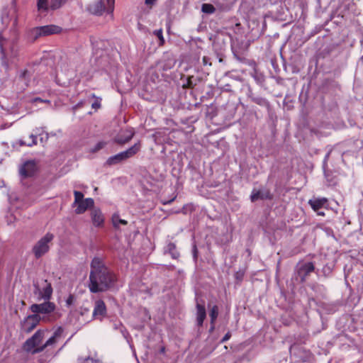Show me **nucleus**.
<instances>
[{"mask_svg": "<svg viewBox=\"0 0 363 363\" xmlns=\"http://www.w3.org/2000/svg\"><path fill=\"white\" fill-rule=\"evenodd\" d=\"M91 218L94 226L101 227L104 225V217L99 208H93L91 211Z\"/></svg>", "mask_w": 363, "mask_h": 363, "instance_id": "obj_15", "label": "nucleus"}, {"mask_svg": "<svg viewBox=\"0 0 363 363\" xmlns=\"http://www.w3.org/2000/svg\"><path fill=\"white\" fill-rule=\"evenodd\" d=\"M74 205L78 204L79 202L84 200V194L81 191H74Z\"/></svg>", "mask_w": 363, "mask_h": 363, "instance_id": "obj_30", "label": "nucleus"}, {"mask_svg": "<svg viewBox=\"0 0 363 363\" xmlns=\"http://www.w3.org/2000/svg\"><path fill=\"white\" fill-rule=\"evenodd\" d=\"M94 205V199L87 198L77 204V207L75 209L77 214H82L84 213L88 208L93 207Z\"/></svg>", "mask_w": 363, "mask_h": 363, "instance_id": "obj_16", "label": "nucleus"}, {"mask_svg": "<svg viewBox=\"0 0 363 363\" xmlns=\"http://www.w3.org/2000/svg\"><path fill=\"white\" fill-rule=\"evenodd\" d=\"M38 9L40 11H48V0H38L37 3Z\"/></svg>", "mask_w": 363, "mask_h": 363, "instance_id": "obj_27", "label": "nucleus"}, {"mask_svg": "<svg viewBox=\"0 0 363 363\" xmlns=\"http://www.w3.org/2000/svg\"><path fill=\"white\" fill-rule=\"evenodd\" d=\"M74 300V296L72 294L69 295V297L67 298V299L66 300L67 305L71 306L73 303Z\"/></svg>", "mask_w": 363, "mask_h": 363, "instance_id": "obj_40", "label": "nucleus"}, {"mask_svg": "<svg viewBox=\"0 0 363 363\" xmlns=\"http://www.w3.org/2000/svg\"><path fill=\"white\" fill-rule=\"evenodd\" d=\"M9 56L14 60L18 55V48L16 45H12L10 49V52L7 53Z\"/></svg>", "mask_w": 363, "mask_h": 363, "instance_id": "obj_32", "label": "nucleus"}, {"mask_svg": "<svg viewBox=\"0 0 363 363\" xmlns=\"http://www.w3.org/2000/svg\"><path fill=\"white\" fill-rule=\"evenodd\" d=\"M39 129V131L41 130V132H43V130H42V128H38Z\"/></svg>", "mask_w": 363, "mask_h": 363, "instance_id": "obj_49", "label": "nucleus"}, {"mask_svg": "<svg viewBox=\"0 0 363 363\" xmlns=\"http://www.w3.org/2000/svg\"><path fill=\"white\" fill-rule=\"evenodd\" d=\"M192 253H193L194 259L195 262H196L197 258H198V250H197L196 245L195 244L193 245Z\"/></svg>", "mask_w": 363, "mask_h": 363, "instance_id": "obj_36", "label": "nucleus"}, {"mask_svg": "<svg viewBox=\"0 0 363 363\" xmlns=\"http://www.w3.org/2000/svg\"><path fill=\"white\" fill-rule=\"evenodd\" d=\"M202 12L207 14H212L215 12V7L211 4H203L201 6Z\"/></svg>", "mask_w": 363, "mask_h": 363, "instance_id": "obj_26", "label": "nucleus"}, {"mask_svg": "<svg viewBox=\"0 0 363 363\" xmlns=\"http://www.w3.org/2000/svg\"><path fill=\"white\" fill-rule=\"evenodd\" d=\"M251 201L252 202L256 201L258 199H271L272 196L269 191L268 190H259L257 191H253L251 196Z\"/></svg>", "mask_w": 363, "mask_h": 363, "instance_id": "obj_18", "label": "nucleus"}, {"mask_svg": "<svg viewBox=\"0 0 363 363\" xmlns=\"http://www.w3.org/2000/svg\"><path fill=\"white\" fill-rule=\"evenodd\" d=\"M175 64V61L174 60H170L169 62L166 63L163 66V69L167 70L171 69Z\"/></svg>", "mask_w": 363, "mask_h": 363, "instance_id": "obj_35", "label": "nucleus"}, {"mask_svg": "<svg viewBox=\"0 0 363 363\" xmlns=\"http://www.w3.org/2000/svg\"><path fill=\"white\" fill-rule=\"evenodd\" d=\"M112 223H113V225L114 226V228H118L119 224L125 225L128 224V222L125 220L120 218L119 215L115 213L112 216Z\"/></svg>", "mask_w": 363, "mask_h": 363, "instance_id": "obj_22", "label": "nucleus"}, {"mask_svg": "<svg viewBox=\"0 0 363 363\" xmlns=\"http://www.w3.org/2000/svg\"><path fill=\"white\" fill-rule=\"evenodd\" d=\"M30 310L34 314H40L48 315L52 313L55 310V305L52 302H50L49 301H45L43 303H34L32 304L30 307Z\"/></svg>", "mask_w": 363, "mask_h": 363, "instance_id": "obj_10", "label": "nucleus"}, {"mask_svg": "<svg viewBox=\"0 0 363 363\" xmlns=\"http://www.w3.org/2000/svg\"><path fill=\"white\" fill-rule=\"evenodd\" d=\"M252 101L257 104L259 106H264L269 108V103L268 101L262 97L260 96H251L250 97Z\"/></svg>", "mask_w": 363, "mask_h": 363, "instance_id": "obj_21", "label": "nucleus"}, {"mask_svg": "<svg viewBox=\"0 0 363 363\" xmlns=\"http://www.w3.org/2000/svg\"><path fill=\"white\" fill-rule=\"evenodd\" d=\"M63 330L62 328H58L52 334V335L45 342V344L42 345L41 347H37L35 352H41L46 347L54 345L58 340L61 337Z\"/></svg>", "mask_w": 363, "mask_h": 363, "instance_id": "obj_12", "label": "nucleus"}, {"mask_svg": "<svg viewBox=\"0 0 363 363\" xmlns=\"http://www.w3.org/2000/svg\"><path fill=\"white\" fill-rule=\"evenodd\" d=\"M173 200H174V199H172V200H170V201H168V202H167L166 203H170Z\"/></svg>", "mask_w": 363, "mask_h": 363, "instance_id": "obj_48", "label": "nucleus"}, {"mask_svg": "<svg viewBox=\"0 0 363 363\" xmlns=\"http://www.w3.org/2000/svg\"><path fill=\"white\" fill-rule=\"evenodd\" d=\"M45 319V317H41L38 314L29 315L21 322V329L26 333H30L35 328L41 320Z\"/></svg>", "mask_w": 363, "mask_h": 363, "instance_id": "obj_6", "label": "nucleus"}, {"mask_svg": "<svg viewBox=\"0 0 363 363\" xmlns=\"http://www.w3.org/2000/svg\"><path fill=\"white\" fill-rule=\"evenodd\" d=\"M47 331L43 330H38L35 333V334L28 338L23 345V349L24 351L31 353L32 354H37L35 352V350L38 347H41L40 343L42 342L45 334Z\"/></svg>", "mask_w": 363, "mask_h": 363, "instance_id": "obj_5", "label": "nucleus"}, {"mask_svg": "<svg viewBox=\"0 0 363 363\" xmlns=\"http://www.w3.org/2000/svg\"><path fill=\"white\" fill-rule=\"evenodd\" d=\"M90 307L83 305L79 310V314L82 316H86L90 314Z\"/></svg>", "mask_w": 363, "mask_h": 363, "instance_id": "obj_33", "label": "nucleus"}, {"mask_svg": "<svg viewBox=\"0 0 363 363\" xmlns=\"http://www.w3.org/2000/svg\"><path fill=\"white\" fill-rule=\"evenodd\" d=\"M48 140V134L46 133L45 137L42 136L40 138V140L41 143H43L44 141H47Z\"/></svg>", "mask_w": 363, "mask_h": 363, "instance_id": "obj_44", "label": "nucleus"}, {"mask_svg": "<svg viewBox=\"0 0 363 363\" xmlns=\"http://www.w3.org/2000/svg\"><path fill=\"white\" fill-rule=\"evenodd\" d=\"M67 0H50V8L52 10H56L60 9L63 4L67 2Z\"/></svg>", "mask_w": 363, "mask_h": 363, "instance_id": "obj_25", "label": "nucleus"}, {"mask_svg": "<svg viewBox=\"0 0 363 363\" xmlns=\"http://www.w3.org/2000/svg\"><path fill=\"white\" fill-rule=\"evenodd\" d=\"M106 306L104 301L101 299H98L94 302V311L89 315V318L86 320V323H89L94 319L101 320L106 315Z\"/></svg>", "mask_w": 363, "mask_h": 363, "instance_id": "obj_8", "label": "nucleus"}, {"mask_svg": "<svg viewBox=\"0 0 363 363\" xmlns=\"http://www.w3.org/2000/svg\"><path fill=\"white\" fill-rule=\"evenodd\" d=\"M32 102L33 103L41 102V103H48V104H49L50 101L49 100H43V99H41L39 97H36V98H35V99H33L32 100Z\"/></svg>", "mask_w": 363, "mask_h": 363, "instance_id": "obj_39", "label": "nucleus"}, {"mask_svg": "<svg viewBox=\"0 0 363 363\" xmlns=\"http://www.w3.org/2000/svg\"><path fill=\"white\" fill-rule=\"evenodd\" d=\"M164 252L170 254L171 257L175 259H178L180 255L179 252L177 250L175 244L173 242L168 243Z\"/></svg>", "mask_w": 363, "mask_h": 363, "instance_id": "obj_20", "label": "nucleus"}, {"mask_svg": "<svg viewBox=\"0 0 363 363\" xmlns=\"http://www.w3.org/2000/svg\"><path fill=\"white\" fill-rule=\"evenodd\" d=\"M61 30L62 28L57 26L48 25L35 28L33 30V34L34 35L35 39H36L41 36L60 33Z\"/></svg>", "mask_w": 363, "mask_h": 363, "instance_id": "obj_11", "label": "nucleus"}, {"mask_svg": "<svg viewBox=\"0 0 363 363\" xmlns=\"http://www.w3.org/2000/svg\"><path fill=\"white\" fill-rule=\"evenodd\" d=\"M209 58L208 57L204 56L203 57V65H211V63L209 62Z\"/></svg>", "mask_w": 363, "mask_h": 363, "instance_id": "obj_42", "label": "nucleus"}, {"mask_svg": "<svg viewBox=\"0 0 363 363\" xmlns=\"http://www.w3.org/2000/svg\"><path fill=\"white\" fill-rule=\"evenodd\" d=\"M328 155H329V154H328V155H326L325 159H327V158L328 157Z\"/></svg>", "mask_w": 363, "mask_h": 363, "instance_id": "obj_50", "label": "nucleus"}, {"mask_svg": "<svg viewBox=\"0 0 363 363\" xmlns=\"http://www.w3.org/2000/svg\"><path fill=\"white\" fill-rule=\"evenodd\" d=\"M115 0H96L89 4L86 10L91 14L101 16L104 12L112 14L114 10Z\"/></svg>", "mask_w": 363, "mask_h": 363, "instance_id": "obj_2", "label": "nucleus"}, {"mask_svg": "<svg viewBox=\"0 0 363 363\" xmlns=\"http://www.w3.org/2000/svg\"><path fill=\"white\" fill-rule=\"evenodd\" d=\"M315 267L313 262L298 263L295 269L296 279L301 283L305 282L306 277L314 271Z\"/></svg>", "mask_w": 363, "mask_h": 363, "instance_id": "obj_7", "label": "nucleus"}, {"mask_svg": "<svg viewBox=\"0 0 363 363\" xmlns=\"http://www.w3.org/2000/svg\"><path fill=\"white\" fill-rule=\"evenodd\" d=\"M199 81H200L199 78H197L194 80L193 76L189 77L187 78L186 83L183 85V87L187 88V89H193L196 86L197 82H199Z\"/></svg>", "mask_w": 363, "mask_h": 363, "instance_id": "obj_23", "label": "nucleus"}, {"mask_svg": "<svg viewBox=\"0 0 363 363\" xmlns=\"http://www.w3.org/2000/svg\"><path fill=\"white\" fill-rule=\"evenodd\" d=\"M140 148L141 144L140 142H138L129 147L128 150L108 157L106 162V164L108 166L118 164L133 157L140 150Z\"/></svg>", "mask_w": 363, "mask_h": 363, "instance_id": "obj_3", "label": "nucleus"}, {"mask_svg": "<svg viewBox=\"0 0 363 363\" xmlns=\"http://www.w3.org/2000/svg\"><path fill=\"white\" fill-rule=\"evenodd\" d=\"M53 238L54 235L52 233H48L33 245L32 252L36 259L40 258L49 251V244Z\"/></svg>", "mask_w": 363, "mask_h": 363, "instance_id": "obj_4", "label": "nucleus"}, {"mask_svg": "<svg viewBox=\"0 0 363 363\" xmlns=\"http://www.w3.org/2000/svg\"><path fill=\"white\" fill-rule=\"evenodd\" d=\"M41 135L40 133H39V129L36 128L35 130V134H31L30 135V138L32 139L31 143H29L27 144L28 146L31 147L33 145H37V135Z\"/></svg>", "mask_w": 363, "mask_h": 363, "instance_id": "obj_31", "label": "nucleus"}, {"mask_svg": "<svg viewBox=\"0 0 363 363\" xmlns=\"http://www.w3.org/2000/svg\"><path fill=\"white\" fill-rule=\"evenodd\" d=\"M196 311L197 325L201 327L203 325V321L206 317V312L203 304L200 303L198 301L196 303Z\"/></svg>", "mask_w": 363, "mask_h": 363, "instance_id": "obj_17", "label": "nucleus"}, {"mask_svg": "<svg viewBox=\"0 0 363 363\" xmlns=\"http://www.w3.org/2000/svg\"><path fill=\"white\" fill-rule=\"evenodd\" d=\"M153 34L158 38L159 41H160L159 42V45L160 46L164 45V44L165 43V40H164V38L163 37L162 29L160 28V29L154 30Z\"/></svg>", "mask_w": 363, "mask_h": 363, "instance_id": "obj_28", "label": "nucleus"}, {"mask_svg": "<svg viewBox=\"0 0 363 363\" xmlns=\"http://www.w3.org/2000/svg\"><path fill=\"white\" fill-rule=\"evenodd\" d=\"M231 337V333L230 331H228L225 335L224 337L222 338V340H220V342L221 343H223L226 341H228Z\"/></svg>", "mask_w": 363, "mask_h": 363, "instance_id": "obj_37", "label": "nucleus"}, {"mask_svg": "<svg viewBox=\"0 0 363 363\" xmlns=\"http://www.w3.org/2000/svg\"><path fill=\"white\" fill-rule=\"evenodd\" d=\"M157 0H145V3L147 6L152 5Z\"/></svg>", "mask_w": 363, "mask_h": 363, "instance_id": "obj_43", "label": "nucleus"}, {"mask_svg": "<svg viewBox=\"0 0 363 363\" xmlns=\"http://www.w3.org/2000/svg\"><path fill=\"white\" fill-rule=\"evenodd\" d=\"M106 145V142L100 141L96 144V145L90 150V152L92 153H95L99 151L100 150L103 149Z\"/></svg>", "mask_w": 363, "mask_h": 363, "instance_id": "obj_29", "label": "nucleus"}, {"mask_svg": "<svg viewBox=\"0 0 363 363\" xmlns=\"http://www.w3.org/2000/svg\"><path fill=\"white\" fill-rule=\"evenodd\" d=\"M38 171V164L34 160H27L19 167V174L23 179L31 177Z\"/></svg>", "mask_w": 363, "mask_h": 363, "instance_id": "obj_9", "label": "nucleus"}, {"mask_svg": "<svg viewBox=\"0 0 363 363\" xmlns=\"http://www.w3.org/2000/svg\"><path fill=\"white\" fill-rule=\"evenodd\" d=\"M133 135L134 132L132 130H122L115 137L114 141L119 145H123L128 143Z\"/></svg>", "mask_w": 363, "mask_h": 363, "instance_id": "obj_14", "label": "nucleus"}, {"mask_svg": "<svg viewBox=\"0 0 363 363\" xmlns=\"http://www.w3.org/2000/svg\"><path fill=\"white\" fill-rule=\"evenodd\" d=\"M209 315L211 318V325L215 324V322L218 315V307L217 306H213L211 308Z\"/></svg>", "mask_w": 363, "mask_h": 363, "instance_id": "obj_24", "label": "nucleus"}, {"mask_svg": "<svg viewBox=\"0 0 363 363\" xmlns=\"http://www.w3.org/2000/svg\"><path fill=\"white\" fill-rule=\"evenodd\" d=\"M91 107L94 109H98L101 107V99L96 98V100L92 103Z\"/></svg>", "mask_w": 363, "mask_h": 363, "instance_id": "obj_34", "label": "nucleus"}, {"mask_svg": "<svg viewBox=\"0 0 363 363\" xmlns=\"http://www.w3.org/2000/svg\"><path fill=\"white\" fill-rule=\"evenodd\" d=\"M19 144H20V145H21V146H22V145H27V144H26L24 141H23V140H20V141H19Z\"/></svg>", "mask_w": 363, "mask_h": 363, "instance_id": "obj_46", "label": "nucleus"}, {"mask_svg": "<svg viewBox=\"0 0 363 363\" xmlns=\"http://www.w3.org/2000/svg\"><path fill=\"white\" fill-rule=\"evenodd\" d=\"M328 203V199L325 198L310 199L308 203L313 209L314 211L320 210Z\"/></svg>", "mask_w": 363, "mask_h": 363, "instance_id": "obj_19", "label": "nucleus"}, {"mask_svg": "<svg viewBox=\"0 0 363 363\" xmlns=\"http://www.w3.org/2000/svg\"><path fill=\"white\" fill-rule=\"evenodd\" d=\"M82 363H100L99 361H96L92 358L88 357L84 359Z\"/></svg>", "mask_w": 363, "mask_h": 363, "instance_id": "obj_41", "label": "nucleus"}, {"mask_svg": "<svg viewBox=\"0 0 363 363\" xmlns=\"http://www.w3.org/2000/svg\"><path fill=\"white\" fill-rule=\"evenodd\" d=\"M315 212L318 213V215H320V216H324L325 215L324 212H323V211H321L320 210H318V211H315Z\"/></svg>", "mask_w": 363, "mask_h": 363, "instance_id": "obj_45", "label": "nucleus"}, {"mask_svg": "<svg viewBox=\"0 0 363 363\" xmlns=\"http://www.w3.org/2000/svg\"><path fill=\"white\" fill-rule=\"evenodd\" d=\"M21 77L23 78V79H27V78H29L30 77V72L27 69H25L21 74Z\"/></svg>", "mask_w": 363, "mask_h": 363, "instance_id": "obj_38", "label": "nucleus"}, {"mask_svg": "<svg viewBox=\"0 0 363 363\" xmlns=\"http://www.w3.org/2000/svg\"><path fill=\"white\" fill-rule=\"evenodd\" d=\"M214 328H215V324L211 325V328H210L209 331L212 332L214 330Z\"/></svg>", "mask_w": 363, "mask_h": 363, "instance_id": "obj_47", "label": "nucleus"}, {"mask_svg": "<svg viewBox=\"0 0 363 363\" xmlns=\"http://www.w3.org/2000/svg\"><path fill=\"white\" fill-rule=\"evenodd\" d=\"M361 60L363 62V56L361 57Z\"/></svg>", "mask_w": 363, "mask_h": 363, "instance_id": "obj_51", "label": "nucleus"}, {"mask_svg": "<svg viewBox=\"0 0 363 363\" xmlns=\"http://www.w3.org/2000/svg\"><path fill=\"white\" fill-rule=\"evenodd\" d=\"M44 286L42 289H40L38 284H34L35 290L39 292L40 297L45 301H49L52 294V288L51 284L47 280L43 281Z\"/></svg>", "mask_w": 363, "mask_h": 363, "instance_id": "obj_13", "label": "nucleus"}, {"mask_svg": "<svg viewBox=\"0 0 363 363\" xmlns=\"http://www.w3.org/2000/svg\"><path fill=\"white\" fill-rule=\"evenodd\" d=\"M117 281V277L103 259L95 257L90 264L88 287L91 293L104 292L112 288Z\"/></svg>", "mask_w": 363, "mask_h": 363, "instance_id": "obj_1", "label": "nucleus"}]
</instances>
